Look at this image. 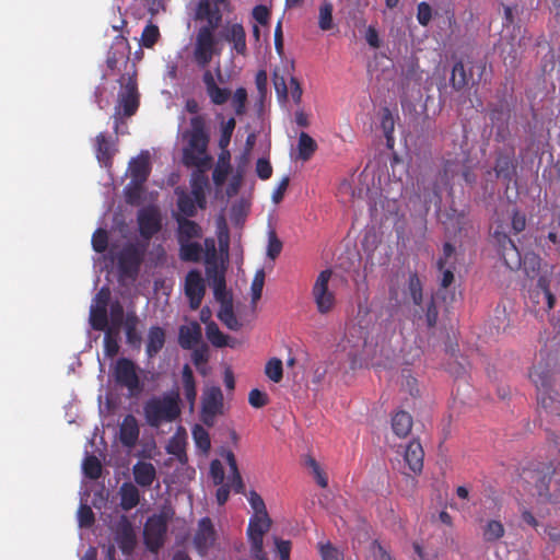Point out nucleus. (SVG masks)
Returning <instances> with one entry per match:
<instances>
[{
	"mask_svg": "<svg viewBox=\"0 0 560 560\" xmlns=\"http://www.w3.org/2000/svg\"><path fill=\"white\" fill-rule=\"evenodd\" d=\"M183 138L187 145L183 149V163L187 167H200L209 160L207 155L210 140L206 118L195 115L189 120V129L185 130Z\"/></svg>",
	"mask_w": 560,
	"mask_h": 560,
	"instance_id": "nucleus-1",
	"label": "nucleus"
},
{
	"mask_svg": "<svg viewBox=\"0 0 560 560\" xmlns=\"http://www.w3.org/2000/svg\"><path fill=\"white\" fill-rule=\"evenodd\" d=\"M180 395L172 389L161 396L148 399L143 405V415L151 428H160L163 423H172L182 415Z\"/></svg>",
	"mask_w": 560,
	"mask_h": 560,
	"instance_id": "nucleus-2",
	"label": "nucleus"
},
{
	"mask_svg": "<svg viewBox=\"0 0 560 560\" xmlns=\"http://www.w3.org/2000/svg\"><path fill=\"white\" fill-rule=\"evenodd\" d=\"M529 378L537 389L538 406L546 412H552L558 409L559 393L552 387L551 371L547 365H535L529 372Z\"/></svg>",
	"mask_w": 560,
	"mask_h": 560,
	"instance_id": "nucleus-3",
	"label": "nucleus"
},
{
	"mask_svg": "<svg viewBox=\"0 0 560 560\" xmlns=\"http://www.w3.org/2000/svg\"><path fill=\"white\" fill-rule=\"evenodd\" d=\"M486 71L482 61L458 60L453 65L450 83L454 91L460 92L479 84Z\"/></svg>",
	"mask_w": 560,
	"mask_h": 560,
	"instance_id": "nucleus-4",
	"label": "nucleus"
},
{
	"mask_svg": "<svg viewBox=\"0 0 560 560\" xmlns=\"http://www.w3.org/2000/svg\"><path fill=\"white\" fill-rule=\"evenodd\" d=\"M220 54L221 49L219 48L215 31L198 28L192 50L194 62L200 69H206L211 63L213 57Z\"/></svg>",
	"mask_w": 560,
	"mask_h": 560,
	"instance_id": "nucleus-5",
	"label": "nucleus"
},
{
	"mask_svg": "<svg viewBox=\"0 0 560 560\" xmlns=\"http://www.w3.org/2000/svg\"><path fill=\"white\" fill-rule=\"evenodd\" d=\"M168 528V517L164 513L148 517L143 527V540L149 551L156 553L164 546Z\"/></svg>",
	"mask_w": 560,
	"mask_h": 560,
	"instance_id": "nucleus-6",
	"label": "nucleus"
},
{
	"mask_svg": "<svg viewBox=\"0 0 560 560\" xmlns=\"http://www.w3.org/2000/svg\"><path fill=\"white\" fill-rule=\"evenodd\" d=\"M331 276L330 269L320 271L312 288L314 303L317 312L322 315L332 312L337 303L336 293L329 289Z\"/></svg>",
	"mask_w": 560,
	"mask_h": 560,
	"instance_id": "nucleus-7",
	"label": "nucleus"
},
{
	"mask_svg": "<svg viewBox=\"0 0 560 560\" xmlns=\"http://www.w3.org/2000/svg\"><path fill=\"white\" fill-rule=\"evenodd\" d=\"M271 527L269 515H253L249 518L247 527V537L250 545V556L255 560H267V553L264 550L265 534Z\"/></svg>",
	"mask_w": 560,
	"mask_h": 560,
	"instance_id": "nucleus-8",
	"label": "nucleus"
},
{
	"mask_svg": "<svg viewBox=\"0 0 560 560\" xmlns=\"http://www.w3.org/2000/svg\"><path fill=\"white\" fill-rule=\"evenodd\" d=\"M113 375L115 382L127 388L131 397L138 396L143 390V385L137 373V365L132 360L119 358L114 366Z\"/></svg>",
	"mask_w": 560,
	"mask_h": 560,
	"instance_id": "nucleus-9",
	"label": "nucleus"
},
{
	"mask_svg": "<svg viewBox=\"0 0 560 560\" xmlns=\"http://www.w3.org/2000/svg\"><path fill=\"white\" fill-rule=\"evenodd\" d=\"M145 248L138 243L126 244L117 255V266L121 276L135 278L143 261Z\"/></svg>",
	"mask_w": 560,
	"mask_h": 560,
	"instance_id": "nucleus-10",
	"label": "nucleus"
},
{
	"mask_svg": "<svg viewBox=\"0 0 560 560\" xmlns=\"http://www.w3.org/2000/svg\"><path fill=\"white\" fill-rule=\"evenodd\" d=\"M110 301V290L102 287L93 299L90 307V325L96 331H104L108 326L107 307Z\"/></svg>",
	"mask_w": 560,
	"mask_h": 560,
	"instance_id": "nucleus-11",
	"label": "nucleus"
},
{
	"mask_svg": "<svg viewBox=\"0 0 560 560\" xmlns=\"http://www.w3.org/2000/svg\"><path fill=\"white\" fill-rule=\"evenodd\" d=\"M223 413V394L220 387L212 386L203 392L200 418L207 427L214 425L215 418Z\"/></svg>",
	"mask_w": 560,
	"mask_h": 560,
	"instance_id": "nucleus-12",
	"label": "nucleus"
},
{
	"mask_svg": "<svg viewBox=\"0 0 560 560\" xmlns=\"http://www.w3.org/2000/svg\"><path fill=\"white\" fill-rule=\"evenodd\" d=\"M129 171L133 189H128L127 200L129 202H132L135 198L139 197L143 184L150 176L151 165L149 161V155L140 154L138 158L132 159L129 163Z\"/></svg>",
	"mask_w": 560,
	"mask_h": 560,
	"instance_id": "nucleus-13",
	"label": "nucleus"
},
{
	"mask_svg": "<svg viewBox=\"0 0 560 560\" xmlns=\"http://www.w3.org/2000/svg\"><path fill=\"white\" fill-rule=\"evenodd\" d=\"M517 162L514 148H503L495 151V161L493 171L495 177L502 179L506 185L516 177Z\"/></svg>",
	"mask_w": 560,
	"mask_h": 560,
	"instance_id": "nucleus-14",
	"label": "nucleus"
},
{
	"mask_svg": "<svg viewBox=\"0 0 560 560\" xmlns=\"http://www.w3.org/2000/svg\"><path fill=\"white\" fill-rule=\"evenodd\" d=\"M184 290L189 301V307L194 311L198 310L206 293V284L200 271L196 269L188 271L185 277Z\"/></svg>",
	"mask_w": 560,
	"mask_h": 560,
	"instance_id": "nucleus-15",
	"label": "nucleus"
},
{
	"mask_svg": "<svg viewBox=\"0 0 560 560\" xmlns=\"http://www.w3.org/2000/svg\"><path fill=\"white\" fill-rule=\"evenodd\" d=\"M138 225L140 235L150 240L162 229V217L158 208L147 207L138 213Z\"/></svg>",
	"mask_w": 560,
	"mask_h": 560,
	"instance_id": "nucleus-16",
	"label": "nucleus"
},
{
	"mask_svg": "<svg viewBox=\"0 0 560 560\" xmlns=\"http://www.w3.org/2000/svg\"><path fill=\"white\" fill-rule=\"evenodd\" d=\"M221 37L231 45V52L245 57L247 55L246 32L241 23L226 24Z\"/></svg>",
	"mask_w": 560,
	"mask_h": 560,
	"instance_id": "nucleus-17",
	"label": "nucleus"
},
{
	"mask_svg": "<svg viewBox=\"0 0 560 560\" xmlns=\"http://www.w3.org/2000/svg\"><path fill=\"white\" fill-rule=\"evenodd\" d=\"M217 533L210 517L199 520L198 528L194 536V545L200 555H205L214 544Z\"/></svg>",
	"mask_w": 560,
	"mask_h": 560,
	"instance_id": "nucleus-18",
	"label": "nucleus"
},
{
	"mask_svg": "<svg viewBox=\"0 0 560 560\" xmlns=\"http://www.w3.org/2000/svg\"><path fill=\"white\" fill-rule=\"evenodd\" d=\"M196 20L206 22V24L199 28L217 31L222 22L220 7L212 4L210 0H200L196 9Z\"/></svg>",
	"mask_w": 560,
	"mask_h": 560,
	"instance_id": "nucleus-19",
	"label": "nucleus"
},
{
	"mask_svg": "<svg viewBox=\"0 0 560 560\" xmlns=\"http://www.w3.org/2000/svg\"><path fill=\"white\" fill-rule=\"evenodd\" d=\"M96 159L102 166L110 167L113 159L117 152L115 143L110 136L100 132L94 140Z\"/></svg>",
	"mask_w": 560,
	"mask_h": 560,
	"instance_id": "nucleus-20",
	"label": "nucleus"
},
{
	"mask_svg": "<svg viewBox=\"0 0 560 560\" xmlns=\"http://www.w3.org/2000/svg\"><path fill=\"white\" fill-rule=\"evenodd\" d=\"M119 107L122 108V114L126 117H130L136 114L139 107V94L137 83L129 79L124 86L122 91L118 95Z\"/></svg>",
	"mask_w": 560,
	"mask_h": 560,
	"instance_id": "nucleus-21",
	"label": "nucleus"
},
{
	"mask_svg": "<svg viewBox=\"0 0 560 560\" xmlns=\"http://www.w3.org/2000/svg\"><path fill=\"white\" fill-rule=\"evenodd\" d=\"M116 542L124 555H130L136 547V534L126 516L121 517L116 530Z\"/></svg>",
	"mask_w": 560,
	"mask_h": 560,
	"instance_id": "nucleus-22",
	"label": "nucleus"
},
{
	"mask_svg": "<svg viewBox=\"0 0 560 560\" xmlns=\"http://www.w3.org/2000/svg\"><path fill=\"white\" fill-rule=\"evenodd\" d=\"M139 424L133 415H127L119 427V441L128 447H135L139 440Z\"/></svg>",
	"mask_w": 560,
	"mask_h": 560,
	"instance_id": "nucleus-23",
	"label": "nucleus"
},
{
	"mask_svg": "<svg viewBox=\"0 0 560 560\" xmlns=\"http://www.w3.org/2000/svg\"><path fill=\"white\" fill-rule=\"evenodd\" d=\"M424 452L419 441H410L404 452V460L409 470L413 474H420L423 468Z\"/></svg>",
	"mask_w": 560,
	"mask_h": 560,
	"instance_id": "nucleus-24",
	"label": "nucleus"
},
{
	"mask_svg": "<svg viewBox=\"0 0 560 560\" xmlns=\"http://www.w3.org/2000/svg\"><path fill=\"white\" fill-rule=\"evenodd\" d=\"M175 221L177 223V242H187L202 237V229L197 222L189 220V218H184L183 215H175Z\"/></svg>",
	"mask_w": 560,
	"mask_h": 560,
	"instance_id": "nucleus-25",
	"label": "nucleus"
},
{
	"mask_svg": "<svg viewBox=\"0 0 560 560\" xmlns=\"http://www.w3.org/2000/svg\"><path fill=\"white\" fill-rule=\"evenodd\" d=\"M129 59L128 40L122 35L115 38L114 47L107 54L106 65L110 70H115L121 60Z\"/></svg>",
	"mask_w": 560,
	"mask_h": 560,
	"instance_id": "nucleus-26",
	"label": "nucleus"
},
{
	"mask_svg": "<svg viewBox=\"0 0 560 560\" xmlns=\"http://www.w3.org/2000/svg\"><path fill=\"white\" fill-rule=\"evenodd\" d=\"M132 475L138 486L149 488L156 478V469L153 464L139 460L132 467Z\"/></svg>",
	"mask_w": 560,
	"mask_h": 560,
	"instance_id": "nucleus-27",
	"label": "nucleus"
},
{
	"mask_svg": "<svg viewBox=\"0 0 560 560\" xmlns=\"http://www.w3.org/2000/svg\"><path fill=\"white\" fill-rule=\"evenodd\" d=\"M208 277L212 280L213 294L215 300L222 304L226 301H233L231 294L226 291L225 277L222 271L207 268Z\"/></svg>",
	"mask_w": 560,
	"mask_h": 560,
	"instance_id": "nucleus-28",
	"label": "nucleus"
},
{
	"mask_svg": "<svg viewBox=\"0 0 560 560\" xmlns=\"http://www.w3.org/2000/svg\"><path fill=\"white\" fill-rule=\"evenodd\" d=\"M201 339V327L194 322L179 327L178 342L183 349H191Z\"/></svg>",
	"mask_w": 560,
	"mask_h": 560,
	"instance_id": "nucleus-29",
	"label": "nucleus"
},
{
	"mask_svg": "<svg viewBox=\"0 0 560 560\" xmlns=\"http://www.w3.org/2000/svg\"><path fill=\"white\" fill-rule=\"evenodd\" d=\"M165 330L160 326H152L148 331L145 352L149 358H154L165 345Z\"/></svg>",
	"mask_w": 560,
	"mask_h": 560,
	"instance_id": "nucleus-30",
	"label": "nucleus"
},
{
	"mask_svg": "<svg viewBox=\"0 0 560 560\" xmlns=\"http://www.w3.org/2000/svg\"><path fill=\"white\" fill-rule=\"evenodd\" d=\"M120 506L124 511H130L140 502V492L132 482H124L119 488Z\"/></svg>",
	"mask_w": 560,
	"mask_h": 560,
	"instance_id": "nucleus-31",
	"label": "nucleus"
},
{
	"mask_svg": "<svg viewBox=\"0 0 560 560\" xmlns=\"http://www.w3.org/2000/svg\"><path fill=\"white\" fill-rule=\"evenodd\" d=\"M182 384L185 398L189 404L190 409L195 407L197 399L196 381L191 368L185 364L182 370Z\"/></svg>",
	"mask_w": 560,
	"mask_h": 560,
	"instance_id": "nucleus-32",
	"label": "nucleus"
},
{
	"mask_svg": "<svg viewBox=\"0 0 560 560\" xmlns=\"http://www.w3.org/2000/svg\"><path fill=\"white\" fill-rule=\"evenodd\" d=\"M138 323V316L136 315V313L131 312L127 314L124 324L126 341L129 346L136 349H140L142 342L141 335L137 329Z\"/></svg>",
	"mask_w": 560,
	"mask_h": 560,
	"instance_id": "nucleus-33",
	"label": "nucleus"
},
{
	"mask_svg": "<svg viewBox=\"0 0 560 560\" xmlns=\"http://www.w3.org/2000/svg\"><path fill=\"white\" fill-rule=\"evenodd\" d=\"M175 192L177 195L176 206H177L178 212L173 213V217L174 218H175V215H183L184 218L195 217L197 214V208H196L194 198L186 191L180 190L178 188L175 190Z\"/></svg>",
	"mask_w": 560,
	"mask_h": 560,
	"instance_id": "nucleus-34",
	"label": "nucleus"
},
{
	"mask_svg": "<svg viewBox=\"0 0 560 560\" xmlns=\"http://www.w3.org/2000/svg\"><path fill=\"white\" fill-rule=\"evenodd\" d=\"M179 258L183 261L198 262L201 259L203 248L197 241L178 242Z\"/></svg>",
	"mask_w": 560,
	"mask_h": 560,
	"instance_id": "nucleus-35",
	"label": "nucleus"
},
{
	"mask_svg": "<svg viewBox=\"0 0 560 560\" xmlns=\"http://www.w3.org/2000/svg\"><path fill=\"white\" fill-rule=\"evenodd\" d=\"M392 428L398 438H405L412 428V417L404 410L396 412L392 418Z\"/></svg>",
	"mask_w": 560,
	"mask_h": 560,
	"instance_id": "nucleus-36",
	"label": "nucleus"
},
{
	"mask_svg": "<svg viewBox=\"0 0 560 560\" xmlns=\"http://www.w3.org/2000/svg\"><path fill=\"white\" fill-rule=\"evenodd\" d=\"M506 243L509 246L500 250L501 256L509 269L517 270L522 268V260L524 258H522L521 253L513 241H506Z\"/></svg>",
	"mask_w": 560,
	"mask_h": 560,
	"instance_id": "nucleus-37",
	"label": "nucleus"
},
{
	"mask_svg": "<svg viewBox=\"0 0 560 560\" xmlns=\"http://www.w3.org/2000/svg\"><path fill=\"white\" fill-rule=\"evenodd\" d=\"M218 318L231 330H238L242 327V324L236 318L233 311V301H226L220 304V310L218 312Z\"/></svg>",
	"mask_w": 560,
	"mask_h": 560,
	"instance_id": "nucleus-38",
	"label": "nucleus"
},
{
	"mask_svg": "<svg viewBox=\"0 0 560 560\" xmlns=\"http://www.w3.org/2000/svg\"><path fill=\"white\" fill-rule=\"evenodd\" d=\"M317 150L316 141L306 132H301L298 141L299 158L306 162Z\"/></svg>",
	"mask_w": 560,
	"mask_h": 560,
	"instance_id": "nucleus-39",
	"label": "nucleus"
},
{
	"mask_svg": "<svg viewBox=\"0 0 560 560\" xmlns=\"http://www.w3.org/2000/svg\"><path fill=\"white\" fill-rule=\"evenodd\" d=\"M407 291L416 306H421L423 301V287L417 272H411L408 278Z\"/></svg>",
	"mask_w": 560,
	"mask_h": 560,
	"instance_id": "nucleus-40",
	"label": "nucleus"
},
{
	"mask_svg": "<svg viewBox=\"0 0 560 560\" xmlns=\"http://www.w3.org/2000/svg\"><path fill=\"white\" fill-rule=\"evenodd\" d=\"M503 524L497 520H490L486 523L482 530V538L486 542H494L504 536Z\"/></svg>",
	"mask_w": 560,
	"mask_h": 560,
	"instance_id": "nucleus-41",
	"label": "nucleus"
},
{
	"mask_svg": "<svg viewBox=\"0 0 560 560\" xmlns=\"http://www.w3.org/2000/svg\"><path fill=\"white\" fill-rule=\"evenodd\" d=\"M229 152L221 154L217 166L212 172V179L217 186H222L230 173L231 166L229 163Z\"/></svg>",
	"mask_w": 560,
	"mask_h": 560,
	"instance_id": "nucleus-42",
	"label": "nucleus"
},
{
	"mask_svg": "<svg viewBox=\"0 0 560 560\" xmlns=\"http://www.w3.org/2000/svg\"><path fill=\"white\" fill-rule=\"evenodd\" d=\"M381 128L383 130L384 137L386 138V144L388 148H393L394 145V130H395V120L388 108H384L381 118Z\"/></svg>",
	"mask_w": 560,
	"mask_h": 560,
	"instance_id": "nucleus-43",
	"label": "nucleus"
},
{
	"mask_svg": "<svg viewBox=\"0 0 560 560\" xmlns=\"http://www.w3.org/2000/svg\"><path fill=\"white\" fill-rule=\"evenodd\" d=\"M191 433L196 446L202 452L207 453L211 447V441L208 431L202 425L196 424L192 428Z\"/></svg>",
	"mask_w": 560,
	"mask_h": 560,
	"instance_id": "nucleus-44",
	"label": "nucleus"
},
{
	"mask_svg": "<svg viewBox=\"0 0 560 560\" xmlns=\"http://www.w3.org/2000/svg\"><path fill=\"white\" fill-rule=\"evenodd\" d=\"M104 336V351L109 358H113L119 352V345L117 340L118 330L106 328Z\"/></svg>",
	"mask_w": 560,
	"mask_h": 560,
	"instance_id": "nucleus-45",
	"label": "nucleus"
},
{
	"mask_svg": "<svg viewBox=\"0 0 560 560\" xmlns=\"http://www.w3.org/2000/svg\"><path fill=\"white\" fill-rule=\"evenodd\" d=\"M206 335L214 347L222 348L228 345L226 336L219 329L214 322L207 324Z\"/></svg>",
	"mask_w": 560,
	"mask_h": 560,
	"instance_id": "nucleus-46",
	"label": "nucleus"
},
{
	"mask_svg": "<svg viewBox=\"0 0 560 560\" xmlns=\"http://www.w3.org/2000/svg\"><path fill=\"white\" fill-rule=\"evenodd\" d=\"M109 317V328L114 330H119V328L125 324V311L122 304L119 301H115L110 304Z\"/></svg>",
	"mask_w": 560,
	"mask_h": 560,
	"instance_id": "nucleus-47",
	"label": "nucleus"
},
{
	"mask_svg": "<svg viewBox=\"0 0 560 560\" xmlns=\"http://www.w3.org/2000/svg\"><path fill=\"white\" fill-rule=\"evenodd\" d=\"M83 471L90 479H98L102 475V464L100 459L94 456H88L83 462Z\"/></svg>",
	"mask_w": 560,
	"mask_h": 560,
	"instance_id": "nucleus-48",
	"label": "nucleus"
},
{
	"mask_svg": "<svg viewBox=\"0 0 560 560\" xmlns=\"http://www.w3.org/2000/svg\"><path fill=\"white\" fill-rule=\"evenodd\" d=\"M266 375L275 383H279L283 377L282 361L278 358L270 359L265 366Z\"/></svg>",
	"mask_w": 560,
	"mask_h": 560,
	"instance_id": "nucleus-49",
	"label": "nucleus"
},
{
	"mask_svg": "<svg viewBox=\"0 0 560 560\" xmlns=\"http://www.w3.org/2000/svg\"><path fill=\"white\" fill-rule=\"evenodd\" d=\"M232 106L237 116H242L246 112L247 91L245 88H237L232 96Z\"/></svg>",
	"mask_w": 560,
	"mask_h": 560,
	"instance_id": "nucleus-50",
	"label": "nucleus"
},
{
	"mask_svg": "<svg viewBox=\"0 0 560 560\" xmlns=\"http://www.w3.org/2000/svg\"><path fill=\"white\" fill-rule=\"evenodd\" d=\"M160 37L159 27L154 24H148L141 35L142 46L145 48H152Z\"/></svg>",
	"mask_w": 560,
	"mask_h": 560,
	"instance_id": "nucleus-51",
	"label": "nucleus"
},
{
	"mask_svg": "<svg viewBox=\"0 0 560 560\" xmlns=\"http://www.w3.org/2000/svg\"><path fill=\"white\" fill-rule=\"evenodd\" d=\"M207 95L214 105H223L231 97V91L226 88H220L218 84L207 91Z\"/></svg>",
	"mask_w": 560,
	"mask_h": 560,
	"instance_id": "nucleus-52",
	"label": "nucleus"
},
{
	"mask_svg": "<svg viewBox=\"0 0 560 560\" xmlns=\"http://www.w3.org/2000/svg\"><path fill=\"white\" fill-rule=\"evenodd\" d=\"M522 267L528 278H534L540 268V259L533 253L526 254L522 260Z\"/></svg>",
	"mask_w": 560,
	"mask_h": 560,
	"instance_id": "nucleus-53",
	"label": "nucleus"
},
{
	"mask_svg": "<svg viewBox=\"0 0 560 560\" xmlns=\"http://www.w3.org/2000/svg\"><path fill=\"white\" fill-rule=\"evenodd\" d=\"M235 118L231 117L226 121H224L221 126V135L219 139V147L221 149H225L230 142L233 135V131L235 129Z\"/></svg>",
	"mask_w": 560,
	"mask_h": 560,
	"instance_id": "nucleus-54",
	"label": "nucleus"
},
{
	"mask_svg": "<svg viewBox=\"0 0 560 560\" xmlns=\"http://www.w3.org/2000/svg\"><path fill=\"white\" fill-rule=\"evenodd\" d=\"M318 551L322 560H343V553L338 548L328 542L318 544Z\"/></svg>",
	"mask_w": 560,
	"mask_h": 560,
	"instance_id": "nucleus-55",
	"label": "nucleus"
},
{
	"mask_svg": "<svg viewBox=\"0 0 560 560\" xmlns=\"http://www.w3.org/2000/svg\"><path fill=\"white\" fill-rule=\"evenodd\" d=\"M319 28L328 31L332 27V4L325 2L319 8Z\"/></svg>",
	"mask_w": 560,
	"mask_h": 560,
	"instance_id": "nucleus-56",
	"label": "nucleus"
},
{
	"mask_svg": "<svg viewBox=\"0 0 560 560\" xmlns=\"http://www.w3.org/2000/svg\"><path fill=\"white\" fill-rule=\"evenodd\" d=\"M108 246V233L104 229H97L92 235V247L96 253H104Z\"/></svg>",
	"mask_w": 560,
	"mask_h": 560,
	"instance_id": "nucleus-57",
	"label": "nucleus"
},
{
	"mask_svg": "<svg viewBox=\"0 0 560 560\" xmlns=\"http://www.w3.org/2000/svg\"><path fill=\"white\" fill-rule=\"evenodd\" d=\"M282 242L277 236V233L271 230L268 233V246H267V256L275 260L282 250Z\"/></svg>",
	"mask_w": 560,
	"mask_h": 560,
	"instance_id": "nucleus-58",
	"label": "nucleus"
},
{
	"mask_svg": "<svg viewBox=\"0 0 560 560\" xmlns=\"http://www.w3.org/2000/svg\"><path fill=\"white\" fill-rule=\"evenodd\" d=\"M265 283V271L259 269L252 281L250 291L253 302H257L261 298L262 288Z\"/></svg>",
	"mask_w": 560,
	"mask_h": 560,
	"instance_id": "nucleus-59",
	"label": "nucleus"
},
{
	"mask_svg": "<svg viewBox=\"0 0 560 560\" xmlns=\"http://www.w3.org/2000/svg\"><path fill=\"white\" fill-rule=\"evenodd\" d=\"M444 215L445 220H443V224L445 226H453L454 230L462 229L465 220L464 213L457 212V210L451 208Z\"/></svg>",
	"mask_w": 560,
	"mask_h": 560,
	"instance_id": "nucleus-60",
	"label": "nucleus"
},
{
	"mask_svg": "<svg viewBox=\"0 0 560 560\" xmlns=\"http://www.w3.org/2000/svg\"><path fill=\"white\" fill-rule=\"evenodd\" d=\"M78 521L80 527H90L94 524L95 517L91 506L81 504L78 511Z\"/></svg>",
	"mask_w": 560,
	"mask_h": 560,
	"instance_id": "nucleus-61",
	"label": "nucleus"
},
{
	"mask_svg": "<svg viewBox=\"0 0 560 560\" xmlns=\"http://www.w3.org/2000/svg\"><path fill=\"white\" fill-rule=\"evenodd\" d=\"M248 502H249L252 509L254 510L253 515H258V514L259 515H268L266 504H265L262 498L260 497V494H258L256 491L252 490L249 492Z\"/></svg>",
	"mask_w": 560,
	"mask_h": 560,
	"instance_id": "nucleus-62",
	"label": "nucleus"
},
{
	"mask_svg": "<svg viewBox=\"0 0 560 560\" xmlns=\"http://www.w3.org/2000/svg\"><path fill=\"white\" fill-rule=\"evenodd\" d=\"M424 317L428 328H434L436 326L439 311L433 298L425 305Z\"/></svg>",
	"mask_w": 560,
	"mask_h": 560,
	"instance_id": "nucleus-63",
	"label": "nucleus"
},
{
	"mask_svg": "<svg viewBox=\"0 0 560 560\" xmlns=\"http://www.w3.org/2000/svg\"><path fill=\"white\" fill-rule=\"evenodd\" d=\"M268 395L257 388H254L248 394V402L254 408H262L268 404Z\"/></svg>",
	"mask_w": 560,
	"mask_h": 560,
	"instance_id": "nucleus-64",
	"label": "nucleus"
}]
</instances>
